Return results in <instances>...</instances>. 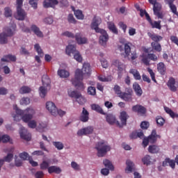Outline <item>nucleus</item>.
<instances>
[{"mask_svg":"<svg viewBox=\"0 0 178 178\" xmlns=\"http://www.w3.org/2000/svg\"><path fill=\"white\" fill-rule=\"evenodd\" d=\"M14 109L17 113V115H13L14 120H17V116H21L24 123H29L35 114V111L31 108H28L26 110L22 111L19 109L17 106H14Z\"/></svg>","mask_w":178,"mask_h":178,"instance_id":"f03ea898","label":"nucleus"},{"mask_svg":"<svg viewBox=\"0 0 178 178\" xmlns=\"http://www.w3.org/2000/svg\"><path fill=\"white\" fill-rule=\"evenodd\" d=\"M16 57L12 54H8L6 56H3V57L1 59V62H16Z\"/></svg>","mask_w":178,"mask_h":178,"instance_id":"a878e982","label":"nucleus"},{"mask_svg":"<svg viewBox=\"0 0 178 178\" xmlns=\"http://www.w3.org/2000/svg\"><path fill=\"white\" fill-rule=\"evenodd\" d=\"M16 33V25L13 24L10 27L5 29V34L8 37H13Z\"/></svg>","mask_w":178,"mask_h":178,"instance_id":"6ab92c4d","label":"nucleus"},{"mask_svg":"<svg viewBox=\"0 0 178 178\" xmlns=\"http://www.w3.org/2000/svg\"><path fill=\"white\" fill-rule=\"evenodd\" d=\"M99 33L102 34L99 36V42L103 47H105V45H106V42H108V40H109V35H108V33H106V31L104 29L100 31Z\"/></svg>","mask_w":178,"mask_h":178,"instance_id":"9b49d317","label":"nucleus"},{"mask_svg":"<svg viewBox=\"0 0 178 178\" xmlns=\"http://www.w3.org/2000/svg\"><path fill=\"white\" fill-rule=\"evenodd\" d=\"M157 70L158 72L163 76L166 73V67H165V63L161 62L157 64Z\"/></svg>","mask_w":178,"mask_h":178,"instance_id":"2f4dec72","label":"nucleus"},{"mask_svg":"<svg viewBox=\"0 0 178 178\" xmlns=\"http://www.w3.org/2000/svg\"><path fill=\"white\" fill-rule=\"evenodd\" d=\"M65 52L69 56H72V55H74V59H75L76 62H83V57L81 56V54H80V52L76 49V46L69 44L66 47Z\"/></svg>","mask_w":178,"mask_h":178,"instance_id":"7ed1b4c3","label":"nucleus"},{"mask_svg":"<svg viewBox=\"0 0 178 178\" xmlns=\"http://www.w3.org/2000/svg\"><path fill=\"white\" fill-rule=\"evenodd\" d=\"M28 126L31 129H35L37 127V122L35 120H31L28 122Z\"/></svg>","mask_w":178,"mask_h":178,"instance_id":"69168bd1","label":"nucleus"},{"mask_svg":"<svg viewBox=\"0 0 178 178\" xmlns=\"http://www.w3.org/2000/svg\"><path fill=\"white\" fill-rule=\"evenodd\" d=\"M129 73L131 74H133L135 80H141V75H140V72H138V70L136 69H131L129 70Z\"/></svg>","mask_w":178,"mask_h":178,"instance_id":"e433bc0d","label":"nucleus"},{"mask_svg":"<svg viewBox=\"0 0 178 178\" xmlns=\"http://www.w3.org/2000/svg\"><path fill=\"white\" fill-rule=\"evenodd\" d=\"M133 88L137 97H141L143 95V89H141V86L137 82L133 84Z\"/></svg>","mask_w":178,"mask_h":178,"instance_id":"393cba45","label":"nucleus"},{"mask_svg":"<svg viewBox=\"0 0 178 178\" xmlns=\"http://www.w3.org/2000/svg\"><path fill=\"white\" fill-rule=\"evenodd\" d=\"M29 92H31V88L29 86H22L19 89V94H29Z\"/></svg>","mask_w":178,"mask_h":178,"instance_id":"49530a36","label":"nucleus"},{"mask_svg":"<svg viewBox=\"0 0 178 178\" xmlns=\"http://www.w3.org/2000/svg\"><path fill=\"white\" fill-rule=\"evenodd\" d=\"M119 118L121 123L119 122V121L116 122V124L118 126V127H123V126H126V124H127V119H129V115H127L126 111H122Z\"/></svg>","mask_w":178,"mask_h":178,"instance_id":"9d476101","label":"nucleus"},{"mask_svg":"<svg viewBox=\"0 0 178 178\" xmlns=\"http://www.w3.org/2000/svg\"><path fill=\"white\" fill-rule=\"evenodd\" d=\"M107 26L109 29V31L113 32V34H119V31H118V28L115 26V23L112 22H107Z\"/></svg>","mask_w":178,"mask_h":178,"instance_id":"c756f323","label":"nucleus"},{"mask_svg":"<svg viewBox=\"0 0 178 178\" xmlns=\"http://www.w3.org/2000/svg\"><path fill=\"white\" fill-rule=\"evenodd\" d=\"M75 40L77 44H79V45H81L83 44H87V41H88L86 38L82 37L81 33H77L75 34Z\"/></svg>","mask_w":178,"mask_h":178,"instance_id":"b1692460","label":"nucleus"},{"mask_svg":"<svg viewBox=\"0 0 178 178\" xmlns=\"http://www.w3.org/2000/svg\"><path fill=\"white\" fill-rule=\"evenodd\" d=\"M167 86L169 90H170V91H172V92H176V91H177L178 82L176 83V79H175V78H170L167 83ZM176 86L177 88L176 87Z\"/></svg>","mask_w":178,"mask_h":178,"instance_id":"ddd939ff","label":"nucleus"},{"mask_svg":"<svg viewBox=\"0 0 178 178\" xmlns=\"http://www.w3.org/2000/svg\"><path fill=\"white\" fill-rule=\"evenodd\" d=\"M67 20L70 23H72V24H76V20L74 19V17L73 16V14H69L67 17Z\"/></svg>","mask_w":178,"mask_h":178,"instance_id":"680f3d73","label":"nucleus"},{"mask_svg":"<svg viewBox=\"0 0 178 178\" xmlns=\"http://www.w3.org/2000/svg\"><path fill=\"white\" fill-rule=\"evenodd\" d=\"M79 120L80 122H83V123H87L90 120V113L84 107L79 116Z\"/></svg>","mask_w":178,"mask_h":178,"instance_id":"4468645a","label":"nucleus"},{"mask_svg":"<svg viewBox=\"0 0 178 178\" xmlns=\"http://www.w3.org/2000/svg\"><path fill=\"white\" fill-rule=\"evenodd\" d=\"M156 122L157 126H159V127H161V126H163V124H165V119H163V118L161 116H157L156 118Z\"/></svg>","mask_w":178,"mask_h":178,"instance_id":"3c124183","label":"nucleus"},{"mask_svg":"<svg viewBox=\"0 0 178 178\" xmlns=\"http://www.w3.org/2000/svg\"><path fill=\"white\" fill-rule=\"evenodd\" d=\"M92 131H94V128H92V127H87L79 129L77 131V136L79 137H81L82 136H87V134H92Z\"/></svg>","mask_w":178,"mask_h":178,"instance_id":"dca6fc26","label":"nucleus"},{"mask_svg":"<svg viewBox=\"0 0 178 178\" xmlns=\"http://www.w3.org/2000/svg\"><path fill=\"white\" fill-rule=\"evenodd\" d=\"M120 98L122 99H124V101L129 102L131 101L132 97H131V92H122L121 95H120Z\"/></svg>","mask_w":178,"mask_h":178,"instance_id":"c9c22d12","label":"nucleus"},{"mask_svg":"<svg viewBox=\"0 0 178 178\" xmlns=\"http://www.w3.org/2000/svg\"><path fill=\"white\" fill-rule=\"evenodd\" d=\"M92 111H95L97 113H100L101 115H105V112L99 105L93 104L90 106Z\"/></svg>","mask_w":178,"mask_h":178,"instance_id":"c85d7f7f","label":"nucleus"},{"mask_svg":"<svg viewBox=\"0 0 178 178\" xmlns=\"http://www.w3.org/2000/svg\"><path fill=\"white\" fill-rule=\"evenodd\" d=\"M86 74H87V76L91 74V67L88 63H83L82 70H76L75 72V77L71 80L72 85L74 86L77 90L83 91L84 88H86L84 83H83V77Z\"/></svg>","mask_w":178,"mask_h":178,"instance_id":"f257e3e1","label":"nucleus"},{"mask_svg":"<svg viewBox=\"0 0 178 178\" xmlns=\"http://www.w3.org/2000/svg\"><path fill=\"white\" fill-rule=\"evenodd\" d=\"M147 35L152 40V41H154L153 42H159V41H162L163 40V38L161 35H158L156 34H152L151 33H148Z\"/></svg>","mask_w":178,"mask_h":178,"instance_id":"bb28decb","label":"nucleus"},{"mask_svg":"<svg viewBox=\"0 0 178 178\" xmlns=\"http://www.w3.org/2000/svg\"><path fill=\"white\" fill-rule=\"evenodd\" d=\"M160 150L161 149H159V146L156 145H149L148 147V152L150 154H158Z\"/></svg>","mask_w":178,"mask_h":178,"instance_id":"7c9ffc66","label":"nucleus"},{"mask_svg":"<svg viewBox=\"0 0 178 178\" xmlns=\"http://www.w3.org/2000/svg\"><path fill=\"white\" fill-rule=\"evenodd\" d=\"M49 165H51V163L49 161H43L40 164L41 170H47V169L48 170L50 168Z\"/></svg>","mask_w":178,"mask_h":178,"instance_id":"37998d69","label":"nucleus"},{"mask_svg":"<svg viewBox=\"0 0 178 178\" xmlns=\"http://www.w3.org/2000/svg\"><path fill=\"white\" fill-rule=\"evenodd\" d=\"M58 75L61 77V79H67L70 76V73L65 70H58Z\"/></svg>","mask_w":178,"mask_h":178,"instance_id":"473e14b6","label":"nucleus"},{"mask_svg":"<svg viewBox=\"0 0 178 178\" xmlns=\"http://www.w3.org/2000/svg\"><path fill=\"white\" fill-rule=\"evenodd\" d=\"M113 91L115 92V94H116L118 96L120 97L122 92V90L120 89V86L119 85H115L113 88Z\"/></svg>","mask_w":178,"mask_h":178,"instance_id":"5fc2aeb1","label":"nucleus"},{"mask_svg":"<svg viewBox=\"0 0 178 178\" xmlns=\"http://www.w3.org/2000/svg\"><path fill=\"white\" fill-rule=\"evenodd\" d=\"M147 72L148 73H149L150 76L152 78V80L154 82L156 83V79H155V73L154 72V71L152 70V69L148 67L147 68Z\"/></svg>","mask_w":178,"mask_h":178,"instance_id":"bf43d9fd","label":"nucleus"},{"mask_svg":"<svg viewBox=\"0 0 178 178\" xmlns=\"http://www.w3.org/2000/svg\"><path fill=\"white\" fill-rule=\"evenodd\" d=\"M0 69H3L5 74H9L10 73V68L9 67L2 65V63H0Z\"/></svg>","mask_w":178,"mask_h":178,"instance_id":"4d7b16f0","label":"nucleus"},{"mask_svg":"<svg viewBox=\"0 0 178 178\" xmlns=\"http://www.w3.org/2000/svg\"><path fill=\"white\" fill-rule=\"evenodd\" d=\"M20 137L23 140H26V141H30L31 140V134L27 131L24 127H22L19 131Z\"/></svg>","mask_w":178,"mask_h":178,"instance_id":"a211bd4d","label":"nucleus"},{"mask_svg":"<svg viewBox=\"0 0 178 178\" xmlns=\"http://www.w3.org/2000/svg\"><path fill=\"white\" fill-rule=\"evenodd\" d=\"M20 27L22 31H24V33H31V31H33V33H34V34H35L37 37H39L40 38H42V37H44V34L40 30V28H38V26H37V25L35 24H32L31 26V29H29L28 27H25L24 24Z\"/></svg>","mask_w":178,"mask_h":178,"instance_id":"0eeeda50","label":"nucleus"},{"mask_svg":"<svg viewBox=\"0 0 178 178\" xmlns=\"http://www.w3.org/2000/svg\"><path fill=\"white\" fill-rule=\"evenodd\" d=\"M21 105H29L30 104V99L29 97H23L20 100Z\"/></svg>","mask_w":178,"mask_h":178,"instance_id":"052dcab7","label":"nucleus"},{"mask_svg":"<svg viewBox=\"0 0 178 178\" xmlns=\"http://www.w3.org/2000/svg\"><path fill=\"white\" fill-rule=\"evenodd\" d=\"M48 172L49 174L56 173V175H59L62 172V170H60V168L56 165H51L49 167Z\"/></svg>","mask_w":178,"mask_h":178,"instance_id":"cd10ccee","label":"nucleus"},{"mask_svg":"<svg viewBox=\"0 0 178 178\" xmlns=\"http://www.w3.org/2000/svg\"><path fill=\"white\" fill-rule=\"evenodd\" d=\"M161 21H154L152 22V23H150V25L152 26V29H158V30H161V29H162V26H161Z\"/></svg>","mask_w":178,"mask_h":178,"instance_id":"09e8293b","label":"nucleus"},{"mask_svg":"<svg viewBox=\"0 0 178 178\" xmlns=\"http://www.w3.org/2000/svg\"><path fill=\"white\" fill-rule=\"evenodd\" d=\"M34 48L40 56L41 57L44 56V52H42V49H41V47H40L39 44H35L34 45Z\"/></svg>","mask_w":178,"mask_h":178,"instance_id":"603ef678","label":"nucleus"},{"mask_svg":"<svg viewBox=\"0 0 178 178\" xmlns=\"http://www.w3.org/2000/svg\"><path fill=\"white\" fill-rule=\"evenodd\" d=\"M158 138H161V136L156 134V130L155 129H153L151 135L147 137L150 144H155Z\"/></svg>","mask_w":178,"mask_h":178,"instance_id":"412c9836","label":"nucleus"},{"mask_svg":"<svg viewBox=\"0 0 178 178\" xmlns=\"http://www.w3.org/2000/svg\"><path fill=\"white\" fill-rule=\"evenodd\" d=\"M53 145L56 148L58 151H60L65 148V145L62 142H53Z\"/></svg>","mask_w":178,"mask_h":178,"instance_id":"8fccbe9b","label":"nucleus"},{"mask_svg":"<svg viewBox=\"0 0 178 178\" xmlns=\"http://www.w3.org/2000/svg\"><path fill=\"white\" fill-rule=\"evenodd\" d=\"M112 65L118 67L119 72L123 71V64L119 60H113Z\"/></svg>","mask_w":178,"mask_h":178,"instance_id":"4c0bfd02","label":"nucleus"},{"mask_svg":"<svg viewBox=\"0 0 178 178\" xmlns=\"http://www.w3.org/2000/svg\"><path fill=\"white\" fill-rule=\"evenodd\" d=\"M71 168H72L74 170H81L80 165L76 163V161H72L71 163Z\"/></svg>","mask_w":178,"mask_h":178,"instance_id":"e2e57ef3","label":"nucleus"},{"mask_svg":"<svg viewBox=\"0 0 178 178\" xmlns=\"http://www.w3.org/2000/svg\"><path fill=\"white\" fill-rule=\"evenodd\" d=\"M19 156V158H21V159H23V161H26L27 160V158H29V153L24 152L22 153H20Z\"/></svg>","mask_w":178,"mask_h":178,"instance_id":"774afa93","label":"nucleus"},{"mask_svg":"<svg viewBox=\"0 0 178 178\" xmlns=\"http://www.w3.org/2000/svg\"><path fill=\"white\" fill-rule=\"evenodd\" d=\"M113 79V77L112 76V75H108L107 76L100 75L98 76V79L99 80V81H103V82L112 81Z\"/></svg>","mask_w":178,"mask_h":178,"instance_id":"ea45409f","label":"nucleus"},{"mask_svg":"<svg viewBox=\"0 0 178 178\" xmlns=\"http://www.w3.org/2000/svg\"><path fill=\"white\" fill-rule=\"evenodd\" d=\"M58 3H59L58 0H44L43 1V6L46 8H55Z\"/></svg>","mask_w":178,"mask_h":178,"instance_id":"4be33fe9","label":"nucleus"},{"mask_svg":"<svg viewBox=\"0 0 178 178\" xmlns=\"http://www.w3.org/2000/svg\"><path fill=\"white\" fill-rule=\"evenodd\" d=\"M133 112H136L139 115H145L147 113V108L144 106L136 104L132 107Z\"/></svg>","mask_w":178,"mask_h":178,"instance_id":"f3484780","label":"nucleus"},{"mask_svg":"<svg viewBox=\"0 0 178 178\" xmlns=\"http://www.w3.org/2000/svg\"><path fill=\"white\" fill-rule=\"evenodd\" d=\"M106 120L108 122V124H115L116 123V118L112 115V114H108L106 117Z\"/></svg>","mask_w":178,"mask_h":178,"instance_id":"f704fd0d","label":"nucleus"},{"mask_svg":"<svg viewBox=\"0 0 178 178\" xmlns=\"http://www.w3.org/2000/svg\"><path fill=\"white\" fill-rule=\"evenodd\" d=\"M0 44H8V36L5 32L0 33Z\"/></svg>","mask_w":178,"mask_h":178,"instance_id":"a19ab883","label":"nucleus"},{"mask_svg":"<svg viewBox=\"0 0 178 178\" xmlns=\"http://www.w3.org/2000/svg\"><path fill=\"white\" fill-rule=\"evenodd\" d=\"M164 109H165L166 113L170 115V116L172 119H175V118H178V114H177L175 112H173V111H172V109H170L169 107H165Z\"/></svg>","mask_w":178,"mask_h":178,"instance_id":"79ce46f5","label":"nucleus"},{"mask_svg":"<svg viewBox=\"0 0 178 178\" xmlns=\"http://www.w3.org/2000/svg\"><path fill=\"white\" fill-rule=\"evenodd\" d=\"M142 162L144 165H149L151 163V156L146 155L143 159H142Z\"/></svg>","mask_w":178,"mask_h":178,"instance_id":"6e6d98bb","label":"nucleus"},{"mask_svg":"<svg viewBox=\"0 0 178 178\" xmlns=\"http://www.w3.org/2000/svg\"><path fill=\"white\" fill-rule=\"evenodd\" d=\"M103 164L110 170H113V169H115L113 165L112 164V162H111V161H109L108 159H105L104 161H103Z\"/></svg>","mask_w":178,"mask_h":178,"instance_id":"c03bdc74","label":"nucleus"},{"mask_svg":"<svg viewBox=\"0 0 178 178\" xmlns=\"http://www.w3.org/2000/svg\"><path fill=\"white\" fill-rule=\"evenodd\" d=\"M162 10V5L160 3H157L153 6L154 15L158 17V19H163V15L161 13Z\"/></svg>","mask_w":178,"mask_h":178,"instance_id":"f8f14e48","label":"nucleus"},{"mask_svg":"<svg viewBox=\"0 0 178 178\" xmlns=\"http://www.w3.org/2000/svg\"><path fill=\"white\" fill-rule=\"evenodd\" d=\"M131 42H127L124 44V58H127L129 60H131V62H133L134 60H136L137 58H138V56L137 55V53L136 51H134L130 55V52H131Z\"/></svg>","mask_w":178,"mask_h":178,"instance_id":"39448f33","label":"nucleus"},{"mask_svg":"<svg viewBox=\"0 0 178 178\" xmlns=\"http://www.w3.org/2000/svg\"><path fill=\"white\" fill-rule=\"evenodd\" d=\"M42 83L43 86L40 87L39 94L41 98H45V95H47V88H45V87L50 88L51 79H49L47 76H43L42 77Z\"/></svg>","mask_w":178,"mask_h":178,"instance_id":"423d86ee","label":"nucleus"},{"mask_svg":"<svg viewBox=\"0 0 178 178\" xmlns=\"http://www.w3.org/2000/svg\"><path fill=\"white\" fill-rule=\"evenodd\" d=\"M26 15V11H24L22 7L17 8V16L15 17L17 20H24Z\"/></svg>","mask_w":178,"mask_h":178,"instance_id":"aec40b11","label":"nucleus"},{"mask_svg":"<svg viewBox=\"0 0 178 178\" xmlns=\"http://www.w3.org/2000/svg\"><path fill=\"white\" fill-rule=\"evenodd\" d=\"M43 22L45 24H52L54 23V18L51 17H46L44 19Z\"/></svg>","mask_w":178,"mask_h":178,"instance_id":"338daca9","label":"nucleus"},{"mask_svg":"<svg viewBox=\"0 0 178 178\" xmlns=\"http://www.w3.org/2000/svg\"><path fill=\"white\" fill-rule=\"evenodd\" d=\"M142 62L146 66L149 65V57L148 56V54H143L142 55Z\"/></svg>","mask_w":178,"mask_h":178,"instance_id":"de8ad7c7","label":"nucleus"},{"mask_svg":"<svg viewBox=\"0 0 178 178\" xmlns=\"http://www.w3.org/2000/svg\"><path fill=\"white\" fill-rule=\"evenodd\" d=\"M126 164L127 168L125 170L127 173H131V172H133V168H134V163L130 160H127Z\"/></svg>","mask_w":178,"mask_h":178,"instance_id":"72a5a7b5","label":"nucleus"},{"mask_svg":"<svg viewBox=\"0 0 178 178\" xmlns=\"http://www.w3.org/2000/svg\"><path fill=\"white\" fill-rule=\"evenodd\" d=\"M68 95L71 97V98H75L76 102H78L79 105H83V104L86 102V98H84L83 95H81V93L77 90L69 92Z\"/></svg>","mask_w":178,"mask_h":178,"instance_id":"6e6552de","label":"nucleus"},{"mask_svg":"<svg viewBox=\"0 0 178 178\" xmlns=\"http://www.w3.org/2000/svg\"><path fill=\"white\" fill-rule=\"evenodd\" d=\"M88 94L89 95H97V89L94 86H90L88 88Z\"/></svg>","mask_w":178,"mask_h":178,"instance_id":"864d4df0","label":"nucleus"},{"mask_svg":"<svg viewBox=\"0 0 178 178\" xmlns=\"http://www.w3.org/2000/svg\"><path fill=\"white\" fill-rule=\"evenodd\" d=\"M162 166H163V168H166V166H170L172 169H175V168H176V163L175 160L166 158L165 161H163Z\"/></svg>","mask_w":178,"mask_h":178,"instance_id":"5701e85b","label":"nucleus"},{"mask_svg":"<svg viewBox=\"0 0 178 178\" xmlns=\"http://www.w3.org/2000/svg\"><path fill=\"white\" fill-rule=\"evenodd\" d=\"M95 148L97 150V156L99 157L105 156L108 151H111V146L107 145L106 142L104 140L97 143Z\"/></svg>","mask_w":178,"mask_h":178,"instance_id":"20e7f679","label":"nucleus"},{"mask_svg":"<svg viewBox=\"0 0 178 178\" xmlns=\"http://www.w3.org/2000/svg\"><path fill=\"white\" fill-rule=\"evenodd\" d=\"M4 15L6 17H12V10L9 7H6L4 8Z\"/></svg>","mask_w":178,"mask_h":178,"instance_id":"13d9d810","label":"nucleus"},{"mask_svg":"<svg viewBox=\"0 0 178 178\" xmlns=\"http://www.w3.org/2000/svg\"><path fill=\"white\" fill-rule=\"evenodd\" d=\"M46 108L47 111L50 112L51 115H52L53 116H56V113H57L56 110L58 109V108H56V106L54 102H47L46 103Z\"/></svg>","mask_w":178,"mask_h":178,"instance_id":"2eb2a0df","label":"nucleus"},{"mask_svg":"<svg viewBox=\"0 0 178 178\" xmlns=\"http://www.w3.org/2000/svg\"><path fill=\"white\" fill-rule=\"evenodd\" d=\"M151 46L156 52H161L162 51V47L159 42H152Z\"/></svg>","mask_w":178,"mask_h":178,"instance_id":"58836bf2","label":"nucleus"},{"mask_svg":"<svg viewBox=\"0 0 178 178\" xmlns=\"http://www.w3.org/2000/svg\"><path fill=\"white\" fill-rule=\"evenodd\" d=\"M101 23H102V19H101L100 17H97V16H95L90 24V29L92 30H95V33H99L104 30L99 28V24H101Z\"/></svg>","mask_w":178,"mask_h":178,"instance_id":"1a4fd4ad","label":"nucleus"},{"mask_svg":"<svg viewBox=\"0 0 178 178\" xmlns=\"http://www.w3.org/2000/svg\"><path fill=\"white\" fill-rule=\"evenodd\" d=\"M74 15L75 17H76V19L79 20L84 19V15L83 14V11H81V10H74Z\"/></svg>","mask_w":178,"mask_h":178,"instance_id":"a18cd8bd","label":"nucleus"},{"mask_svg":"<svg viewBox=\"0 0 178 178\" xmlns=\"http://www.w3.org/2000/svg\"><path fill=\"white\" fill-rule=\"evenodd\" d=\"M140 127L143 130H147V129H148V127H149V122H148L147 121L142 122L140 123Z\"/></svg>","mask_w":178,"mask_h":178,"instance_id":"0e129e2a","label":"nucleus"}]
</instances>
